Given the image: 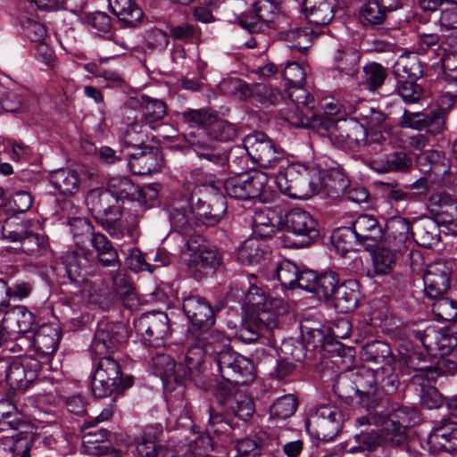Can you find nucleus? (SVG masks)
Wrapping results in <instances>:
<instances>
[{
    "label": "nucleus",
    "instance_id": "obj_1",
    "mask_svg": "<svg viewBox=\"0 0 457 457\" xmlns=\"http://www.w3.org/2000/svg\"><path fill=\"white\" fill-rule=\"evenodd\" d=\"M206 135L212 140H205L204 138H193L190 145L193 151L199 158L221 167H225L228 163V155L227 151L222 148L215 141H232L238 136V130L235 124L213 116Z\"/></svg>",
    "mask_w": 457,
    "mask_h": 457
},
{
    "label": "nucleus",
    "instance_id": "obj_2",
    "mask_svg": "<svg viewBox=\"0 0 457 457\" xmlns=\"http://www.w3.org/2000/svg\"><path fill=\"white\" fill-rule=\"evenodd\" d=\"M243 145L252 162L262 169L284 168L287 163L285 151L262 132L247 135Z\"/></svg>",
    "mask_w": 457,
    "mask_h": 457
},
{
    "label": "nucleus",
    "instance_id": "obj_3",
    "mask_svg": "<svg viewBox=\"0 0 457 457\" xmlns=\"http://www.w3.org/2000/svg\"><path fill=\"white\" fill-rule=\"evenodd\" d=\"M91 387L95 396L106 397L132 386V378H122L119 362L110 355L98 356Z\"/></svg>",
    "mask_w": 457,
    "mask_h": 457
},
{
    "label": "nucleus",
    "instance_id": "obj_4",
    "mask_svg": "<svg viewBox=\"0 0 457 457\" xmlns=\"http://www.w3.org/2000/svg\"><path fill=\"white\" fill-rule=\"evenodd\" d=\"M236 173L224 183L226 194L238 201L259 198L265 202L270 194L269 178L266 173L253 170L246 173Z\"/></svg>",
    "mask_w": 457,
    "mask_h": 457
},
{
    "label": "nucleus",
    "instance_id": "obj_5",
    "mask_svg": "<svg viewBox=\"0 0 457 457\" xmlns=\"http://www.w3.org/2000/svg\"><path fill=\"white\" fill-rule=\"evenodd\" d=\"M283 171L276 176L278 189L292 198L308 199L318 191L312 180V171L300 164H287Z\"/></svg>",
    "mask_w": 457,
    "mask_h": 457
},
{
    "label": "nucleus",
    "instance_id": "obj_6",
    "mask_svg": "<svg viewBox=\"0 0 457 457\" xmlns=\"http://www.w3.org/2000/svg\"><path fill=\"white\" fill-rule=\"evenodd\" d=\"M189 202L195 220L207 226L217 224L227 210L225 196L215 187L198 188L193 192Z\"/></svg>",
    "mask_w": 457,
    "mask_h": 457
},
{
    "label": "nucleus",
    "instance_id": "obj_7",
    "mask_svg": "<svg viewBox=\"0 0 457 457\" xmlns=\"http://www.w3.org/2000/svg\"><path fill=\"white\" fill-rule=\"evenodd\" d=\"M284 104L286 110H281L283 119L295 127H308L313 117L315 100L303 85L291 86L287 88Z\"/></svg>",
    "mask_w": 457,
    "mask_h": 457
},
{
    "label": "nucleus",
    "instance_id": "obj_8",
    "mask_svg": "<svg viewBox=\"0 0 457 457\" xmlns=\"http://www.w3.org/2000/svg\"><path fill=\"white\" fill-rule=\"evenodd\" d=\"M137 335L146 347L162 348L170 337V320L165 312H152L142 314L135 322Z\"/></svg>",
    "mask_w": 457,
    "mask_h": 457
},
{
    "label": "nucleus",
    "instance_id": "obj_9",
    "mask_svg": "<svg viewBox=\"0 0 457 457\" xmlns=\"http://www.w3.org/2000/svg\"><path fill=\"white\" fill-rule=\"evenodd\" d=\"M220 376L235 385H245L253 381L255 373L253 361L229 348L214 360Z\"/></svg>",
    "mask_w": 457,
    "mask_h": 457
},
{
    "label": "nucleus",
    "instance_id": "obj_10",
    "mask_svg": "<svg viewBox=\"0 0 457 457\" xmlns=\"http://www.w3.org/2000/svg\"><path fill=\"white\" fill-rule=\"evenodd\" d=\"M310 434L324 442L332 441L343 428V414L334 407L321 406L305 422Z\"/></svg>",
    "mask_w": 457,
    "mask_h": 457
},
{
    "label": "nucleus",
    "instance_id": "obj_11",
    "mask_svg": "<svg viewBox=\"0 0 457 457\" xmlns=\"http://www.w3.org/2000/svg\"><path fill=\"white\" fill-rule=\"evenodd\" d=\"M29 221H22L12 229V223L6 222L3 226L2 235L11 242H20L23 253L31 256H44L49 252V244L46 237L34 233L28 228Z\"/></svg>",
    "mask_w": 457,
    "mask_h": 457
},
{
    "label": "nucleus",
    "instance_id": "obj_12",
    "mask_svg": "<svg viewBox=\"0 0 457 457\" xmlns=\"http://www.w3.org/2000/svg\"><path fill=\"white\" fill-rule=\"evenodd\" d=\"M284 223L288 232L301 237L298 242L288 245L289 247L309 246L320 237L316 220L303 209L294 208L288 211L285 215Z\"/></svg>",
    "mask_w": 457,
    "mask_h": 457
},
{
    "label": "nucleus",
    "instance_id": "obj_13",
    "mask_svg": "<svg viewBox=\"0 0 457 457\" xmlns=\"http://www.w3.org/2000/svg\"><path fill=\"white\" fill-rule=\"evenodd\" d=\"M5 364V379L8 385L15 390L28 388L37 378L40 370V362L31 356L9 361H0Z\"/></svg>",
    "mask_w": 457,
    "mask_h": 457
},
{
    "label": "nucleus",
    "instance_id": "obj_14",
    "mask_svg": "<svg viewBox=\"0 0 457 457\" xmlns=\"http://www.w3.org/2000/svg\"><path fill=\"white\" fill-rule=\"evenodd\" d=\"M186 248L188 252L187 266L200 277L214 271L222 262V254L215 246L200 245L197 239L187 241Z\"/></svg>",
    "mask_w": 457,
    "mask_h": 457
},
{
    "label": "nucleus",
    "instance_id": "obj_15",
    "mask_svg": "<svg viewBox=\"0 0 457 457\" xmlns=\"http://www.w3.org/2000/svg\"><path fill=\"white\" fill-rule=\"evenodd\" d=\"M126 341V329L120 323L101 320L91 344V350L96 356H107L118 350Z\"/></svg>",
    "mask_w": 457,
    "mask_h": 457
},
{
    "label": "nucleus",
    "instance_id": "obj_16",
    "mask_svg": "<svg viewBox=\"0 0 457 457\" xmlns=\"http://www.w3.org/2000/svg\"><path fill=\"white\" fill-rule=\"evenodd\" d=\"M86 205L96 220L105 218L121 217L122 202L107 189L95 188L90 190L86 197Z\"/></svg>",
    "mask_w": 457,
    "mask_h": 457
},
{
    "label": "nucleus",
    "instance_id": "obj_17",
    "mask_svg": "<svg viewBox=\"0 0 457 457\" xmlns=\"http://www.w3.org/2000/svg\"><path fill=\"white\" fill-rule=\"evenodd\" d=\"M415 374L412 376V383L420 387V403L428 410L439 408L444 402L440 392L434 386V383L439 376V370L436 368H419L414 369Z\"/></svg>",
    "mask_w": 457,
    "mask_h": 457
},
{
    "label": "nucleus",
    "instance_id": "obj_18",
    "mask_svg": "<svg viewBox=\"0 0 457 457\" xmlns=\"http://www.w3.org/2000/svg\"><path fill=\"white\" fill-rule=\"evenodd\" d=\"M362 357L366 361L380 364L378 370H381L388 379V383L395 386L397 382L395 373V359L388 344L383 341H371L362 347Z\"/></svg>",
    "mask_w": 457,
    "mask_h": 457
},
{
    "label": "nucleus",
    "instance_id": "obj_19",
    "mask_svg": "<svg viewBox=\"0 0 457 457\" xmlns=\"http://www.w3.org/2000/svg\"><path fill=\"white\" fill-rule=\"evenodd\" d=\"M220 405L228 415L237 416L243 420H248L255 411L253 399L240 391H235L230 387H220Z\"/></svg>",
    "mask_w": 457,
    "mask_h": 457
},
{
    "label": "nucleus",
    "instance_id": "obj_20",
    "mask_svg": "<svg viewBox=\"0 0 457 457\" xmlns=\"http://www.w3.org/2000/svg\"><path fill=\"white\" fill-rule=\"evenodd\" d=\"M452 270L444 261H436L428 265L424 274V291L428 298H438L449 288Z\"/></svg>",
    "mask_w": 457,
    "mask_h": 457
},
{
    "label": "nucleus",
    "instance_id": "obj_21",
    "mask_svg": "<svg viewBox=\"0 0 457 457\" xmlns=\"http://www.w3.org/2000/svg\"><path fill=\"white\" fill-rule=\"evenodd\" d=\"M182 308L193 327L198 330L211 329L215 323L214 312L211 303L200 295L185 297Z\"/></svg>",
    "mask_w": 457,
    "mask_h": 457
},
{
    "label": "nucleus",
    "instance_id": "obj_22",
    "mask_svg": "<svg viewBox=\"0 0 457 457\" xmlns=\"http://www.w3.org/2000/svg\"><path fill=\"white\" fill-rule=\"evenodd\" d=\"M88 255H91L88 250L78 246L74 250H68L62 256L66 274L73 283H87L88 276L93 275V271L88 269Z\"/></svg>",
    "mask_w": 457,
    "mask_h": 457
},
{
    "label": "nucleus",
    "instance_id": "obj_23",
    "mask_svg": "<svg viewBox=\"0 0 457 457\" xmlns=\"http://www.w3.org/2000/svg\"><path fill=\"white\" fill-rule=\"evenodd\" d=\"M411 231L413 228L409 219L401 216L392 217L386 224L385 245L393 247L394 250L403 252L411 244Z\"/></svg>",
    "mask_w": 457,
    "mask_h": 457
},
{
    "label": "nucleus",
    "instance_id": "obj_24",
    "mask_svg": "<svg viewBox=\"0 0 457 457\" xmlns=\"http://www.w3.org/2000/svg\"><path fill=\"white\" fill-rule=\"evenodd\" d=\"M128 164L133 173L148 175L160 170L162 156L158 148L144 146L130 154Z\"/></svg>",
    "mask_w": 457,
    "mask_h": 457
},
{
    "label": "nucleus",
    "instance_id": "obj_25",
    "mask_svg": "<svg viewBox=\"0 0 457 457\" xmlns=\"http://www.w3.org/2000/svg\"><path fill=\"white\" fill-rule=\"evenodd\" d=\"M352 228L359 239V245L366 248H374L383 237V230L372 215L362 214L352 223Z\"/></svg>",
    "mask_w": 457,
    "mask_h": 457
},
{
    "label": "nucleus",
    "instance_id": "obj_26",
    "mask_svg": "<svg viewBox=\"0 0 457 457\" xmlns=\"http://www.w3.org/2000/svg\"><path fill=\"white\" fill-rule=\"evenodd\" d=\"M61 339V330L57 324H43L35 332L33 347L37 356L48 358L57 350Z\"/></svg>",
    "mask_w": 457,
    "mask_h": 457
},
{
    "label": "nucleus",
    "instance_id": "obj_27",
    "mask_svg": "<svg viewBox=\"0 0 457 457\" xmlns=\"http://www.w3.org/2000/svg\"><path fill=\"white\" fill-rule=\"evenodd\" d=\"M162 433L161 428L149 426L135 437L136 449L140 457H167V448L158 441Z\"/></svg>",
    "mask_w": 457,
    "mask_h": 457
},
{
    "label": "nucleus",
    "instance_id": "obj_28",
    "mask_svg": "<svg viewBox=\"0 0 457 457\" xmlns=\"http://www.w3.org/2000/svg\"><path fill=\"white\" fill-rule=\"evenodd\" d=\"M169 220L171 227L184 235L189 234L195 225L189 199L186 196L175 199L169 207Z\"/></svg>",
    "mask_w": 457,
    "mask_h": 457
},
{
    "label": "nucleus",
    "instance_id": "obj_29",
    "mask_svg": "<svg viewBox=\"0 0 457 457\" xmlns=\"http://www.w3.org/2000/svg\"><path fill=\"white\" fill-rule=\"evenodd\" d=\"M253 8V13L242 14L237 18L238 24L252 34L263 31L274 20L272 4L255 3Z\"/></svg>",
    "mask_w": 457,
    "mask_h": 457
},
{
    "label": "nucleus",
    "instance_id": "obj_30",
    "mask_svg": "<svg viewBox=\"0 0 457 457\" xmlns=\"http://www.w3.org/2000/svg\"><path fill=\"white\" fill-rule=\"evenodd\" d=\"M337 6V0H304L302 12L310 23L324 26L333 20Z\"/></svg>",
    "mask_w": 457,
    "mask_h": 457
},
{
    "label": "nucleus",
    "instance_id": "obj_31",
    "mask_svg": "<svg viewBox=\"0 0 457 457\" xmlns=\"http://www.w3.org/2000/svg\"><path fill=\"white\" fill-rule=\"evenodd\" d=\"M240 88L245 96L252 97L263 107L278 106L285 102L284 93L270 84L255 83L249 87L244 83Z\"/></svg>",
    "mask_w": 457,
    "mask_h": 457
},
{
    "label": "nucleus",
    "instance_id": "obj_32",
    "mask_svg": "<svg viewBox=\"0 0 457 457\" xmlns=\"http://www.w3.org/2000/svg\"><path fill=\"white\" fill-rule=\"evenodd\" d=\"M403 414H404V410L399 409L394 414L397 420L389 418L383 421L381 432H379L383 437V444L389 445L403 444L406 439V428L411 425V422L405 417H403Z\"/></svg>",
    "mask_w": 457,
    "mask_h": 457
},
{
    "label": "nucleus",
    "instance_id": "obj_33",
    "mask_svg": "<svg viewBox=\"0 0 457 457\" xmlns=\"http://www.w3.org/2000/svg\"><path fill=\"white\" fill-rule=\"evenodd\" d=\"M334 306L342 313H349L356 309L361 297V285L355 279L342 283L334 295Z\"/></svg>",
    "mask_w": 457,
    "mask_h": 457
},
{
    "label": "nucleus",
    "instance_id": "obj_34",
    "mask_svg": "<svg viewBox=\"0 0 457 457\" xmlns=\"http://www.w3.org/2000/svg\"><path fill=\"white\" fill-rule=\"evenodd\" d=\"M432 451L457 452V423L446 422L436 428L428 437Z\"/></svg>",
    "mask_w": 457,
    "mask_h": 457
},
{
    "label": "nucleus",
    "instance_id": "obj_35",
    "mask_svg": "<svg viewBox=\"0 0 457 457\" xmlns=\"http://www.w3.org/2000/svg\"><path fill=\"white\" fill-rule=\"evenodd\" d=\"M92 248L96 252V262L103 267L117 268L120 267V260L118 251L112 245V243L107 237L102 233H96L90 238Z\"/></svg>",
    "mask_w": 457,
    "mask_h": 457
},
{
    "label": "nucleus",
    "instance_id": "obj_36",
    "mask_svg": "<svg viewBox=\"0 0 457 457\" xmlns=\"http://www.w3.org/2000/svg\"><path fill=\"white\" fill-rule=\"evenodd\" d=\"M195 341L205 350L206 355L217 359L230 347L229 338L219 330H199Z\"/></svg>",
    "mask_w": 457,
    "mask_h": 457
},
{
    "label": "nucleus",
    "instance_id": "obj_37",
    "mask_svg": "<svg viewBox=\"0 0 457 457\" xmlns=\"http://www.w3.org/2000/svg\"><path fill=\"white\" fill-rule=\"evenodd\" d=\"M29 428V423L9 400H0V431H6L10 435Z\"/></svg>",
    "mask_w": 457,
    "mask_h": 457
},
{
    "label": "nucleus",
    "instance_id": "obj_38",
    "mask_svg": "<svg viewBox=\"0 0 457 457\" xmlns=\"http://www.w3.org/2000/svg\"><path fill=\"white\" fill-rule=\"evenodd\" d=\"M440 226L431 218H421L415 221L411 237L415 242L423 247H431L440 240Z\"/></svg>",
    "mask_w": 457,
    "mask_h": 457
},
{
    "label": "nucleus",
    "instance_id": "obj_39",
    "mask_svg": "<svg viewBox=\"0 0 457 457\" xmlns=\"http://www.w3.org/2000/svg\"><path fill=\"white\" fill-rule=\"evenodd\" d=\"M50 182L56 190L65 195H76L80 187L79 173L69 168L52 171L50 173Z\"/></svg>",
    "mask_w": 457,
    "mask_h": 457
},
{
    "label": "nucleus",
    "instance_id": "obj_40",
    "mask_svg": "<svg viewBox=\"0 0 457 457\" xmlns=\"http://www.w3.org/2000/svg\"><path fill=\"white\" fill-rule=\"evenodd\" d=\"M112 13L129 27L137 26L143 17V12L132 0H108Z\"/></svg>",
    "mask_w": 457,
    "mask_h": 457
},
{
    "label": "nucleus",
    "instance_id": "obj_41",
    "mask_svg": "<svg viewBox=\"0 0 457 457\" xmlns=\"http://www.w3.org/2000/svg\"><path fill=\"white\" fill-rule=\"evenodd\" d=\"M0 442L4 450H8L13 457H30L32 440L28 428L18 433L4 436Z\"/></svg>",
    "mask_w": 457,
    "mask_h": 457
},
{
    "label": "nucleus",
    "instance_id": "obj_42",
    "mask_svg": "<svg viewBox=\"0 0 457 457\" xmlns=\"http://www.w3.org/2000/svg\"><path fill=\"white\" fill-rule=\"evenodd\" d=\"M205 350L196 341V344L191 346L185 356V365L187 367L186 376L195 383L203 382L202 374L204 370Z\"/></svg>",
    "mask_w": 457,
    "mask_h": 457
},
{
    "label": "nucleus",
    "instance_id": "obj_43",
    "mask_svg": "<svg viewBox=\"0 0 457 457\" xmlns=\"http://www.w3.org/2000/svg\"><path fill=\"white\" fill-rule=\"evenodd\" d=\"M106 189L123 203L124 200L135 199L137 186L128 176H114L108 179Z\"/></svg>",
    "mask_w": 457,
    "mask_h": 457
},
{
    "label": "nucleus",
    "instance_id": "obj_44",
    "mask_svg": "<svg viewBox=\"0 0 457 457\" xmlns=\"http://www.w3.org/2000/svg\"><path fill=\"white\" fill-rule=\"evenodd\" d=\"M278 223L276 213L269 209L256 211L253 217V232L262 238L270 237Z\"/></svg>",
    "mask_w": 457,
    "mask_h": 457
},
{
    "label": "nucleus",
    "instance_id": "obj_45",
    "mask_svg": "<svg viewBox=\"0 0 457 457\" xmlns=\"http://www.w3.org/2000/svg\"><path fill=\"white\" fill-rule=\"evenodd\" d=\"M397 253H401L400 250H394L389 245L378 247L372 255L376 273L379 275L391 273L396 264Z\"/></svg>",
    "mask_w": 457,
    "mask_h": 457
},
{
    "label": "nucleus",
    "instance_id": "obj_46",
    "mask_svg": "<svg viewBox=\"0 0 457 457\" xmlns=\"http://www.w3.org/2000/svg\"><path fill=\"white\" fill-rule=\"evenodd\" d=\"M182 120L190 127H196L197 138H203L206 136L207 129L213 120L214 114L209 109L188 110L180 113ZM196 138V137H195Z\"/></svg>",
    "mask_w": 457,
    "mask_h": 457
},
{
    "label": "nucleus",
    "instance_id": "obj_47",
    "mask_svg": "<svg viewBox=\"0 0 457 457\" xmlns=\"http://www.w3.org/2000/svg\"><path fill=\"white\" fill-rule=\"evenodd\" d=\"M138 104L143 111V119L148 124L162 120L167 114V105L162 100L142 95Z\"/></svg>",
    "mask_w": 457,
    "mask_h": 457
},
{
    "label": "nucleus",
    "instance_id": "obj_48",
    "mask_svg": "<svg viewBox=\"0 0 457 457\" xmlns=\"http://www.w3.org/2000/svg\"><path fill=\"white\" fill-rule=\"evenodd\" d=\"M262 255L263 243L254 237L245 240L237 251V258L244 265L259 263Z\"/></svg>",
    "mask_w": 457,
    "mask_h": 457
},
{
    "label": "nucleus",
    "instance_id": "obj_49",
    "mask_svg": "<svg viewBox=\"0 0 457 457\" xmlns=\"http://www.w3.org/2000/svg\"><path fill=\"white\" fill-rule=\"evenodd\" d=\"M356 445L351 446L347 452L354 453L356 452H372L383 445V437L379 431L375 428L362 430L353 437Z\"/></svg>",
    "mask_w": 457,
    "mask_h": 457
},
{
    "label": "nucleus",
    "instance_id": "obj_50",
    "mask_svg": "<svg viewBox=\"0 0 457 457\" xmlns=\"http://www.w3.org/2000/svg\"><path fill=\"white\" fill-rule=\"evenodd\" d=\"M411 163L410 158L403 152H395L387 154L386 160H374L371 162L373 170L378 172L402 171L406 170Z\"/></svg>",
    "mask_w": 457,
    "mask_h": 457
},
{
    "label": "nucleus",
    "instance_id": "obj_51",
    "mask_svg": "<svg viewBox=\"0 0 457 457\" xmlns=\"http://www.w3.org/2000/svg\"><path fill=\"white\" fill-rule=\"evenodd\" d=\"M361 84L370 91L378 90L385 82L387 71L378 62H370L362 68Z\"/></svg>",
    "mask_w": 457,
    "mask_h": 457
},
{
    "label": "nucleus",
    "instance_id": "obj_52",
    "mask_svg": "<svg viewBox=\"0 0 457 457\" xmlns=\"http://www.w3.org/2000/svg\"><path fill=\"white\" fill-rule=\"evenodd\" d=\"M403 71L407 74L409 80L402 81L398 87V94L405 103L412 104L419 101L423 90L413 79L418 77L416 72L408 70L406 64L402 65Z\"/></svg>",
    "mask_w": 457,
    "mask_h": 457
},
{
    "label": "nucleus",
    "instance_id": "obj_53",
    "mask_svg": "<svg viewBox=\"0 0 457 457\" xmlns=\"http://www.w3.org/2000/svg\"><path fill=\"white\" fill-rule=\"evenodd\" d=\"M170 37L174 40L187 44H197L201 38V29L197 25L189 22L169 25Z\"/></svg>",
    "mask_w": 457,
    "mask_h": 457
},
{
    "label": "nucleus",
    "instance_id": "obj_54",
    "mask_svg": "<svg viewBox=\"0 0 457 457\" xmlns=\"http://www.w3.org/2000/svg\"><path fill=\"white\" fill-rule=\"evenodd\" d=\"M298 402L294 395H285L278 397L270 407V417L277 420H286L296 411Z\"/></svg>",
    "mask_w": 457,
    "mask_h": 457
},
{
    "label": "nucleus",
    "instance_id": "obj_55",
    "mask_svg": "<svg viewBox=\"0 0 457 457\" xmlns=\"http://www.w3.org/2000/svg\"><path fill=\"white\" fill-rule=\"evenodd\" d=\"M342 132L347 134V148L355 149L367 145L368 129L364 124L354 120H346V126L343 128Z\"/></svg>",
    "mask_w": 457,
    "mask_h": 457
},
{
    "label": "nucleus",
    "instance_id": "obj_56",
    "mask_svg": "<svg viewBox=\"0 0 457 457\" xmlns=\"http://www.w3.org/2000/svg\"><path fill=\"white\" fill-rule=\"evenodd\" d=\"M339 286L338 275L332 270L325 271L318 276L314 294L320 298L328 300L334 296Z\"/></svg>",
    "mask_w": 457,
    "mask_h": 457
},
{
    "label": "nucleus",
    "instance_id": "obj_57",
    "mask_svg": "<svg viewBox=\"0 0 457 457\" xmlns=\"http://www.w3.org/2000/svg\"><path fill=\"white\" fill-rule=\"evenodd\" d=\"M337 70L344 75L353 77L359 70L360 55L354 50H338L335 55Z\"/></svg>",
    "mask_w": 457,
    "mask_h": 457
},
{
    "label": "nucleus",
    "instance_id": "obj_58",
    "mask_svg": "<svg viewBox=\"0 0 457 457\" xmlns=\"http://www.w3.org/2000/svg\"><path fill=\"white\" fill-rule=\"evenodd\" d=\"M332 241L337 250L342 253L354 250L359 239L352 227L338 228L333 232Z\"/></svg>",
    "mask_w": 457,
    "mask_h": 457
},
{
    "label": "nucleus",
    "instance_id": "obj_59",
    "mask_svg": "<svg viewBox=\"0 0 457 457\" xmlns=\"http://www.w3.org/2000/svg\"><path fill=\"white\" fill-rule=\"evenodd\" d=\"M442 328L436 325H429L424 329H413L411 334L416 339L420 341L428 352L434 353L438 350Z\"/></svg>",
    "mask_w": 457,
    "mask_h": 457
},
{
    "label": "nucleus",
    "instance_id": "obj_60",
    "mask_svg": "<svg viewBox=\"0 0 457 457\" xmlns=\"http://www.w3.org/2000/svg\"><path fill=\"white\" fill-rule=\"evenodd\" d=\"M298 267L288 260L281 261L275 270L276 278L285 288L294 289L296 287Z\"/></svg>",
    "mask_w": 457,
    "mask_h": 457
},
{
    "label": "nucleus",
    "instance_id": "obj_61",
    "mask_svg": "<svg viewBox=\"0 0 457 457\" xmlns=\"http://www.w3.org/2000/svg\"><path fill=\"white\" fill-rule=\"evenodd\" d=\"M145 45L150 52L162 53L170 43V35L156 27L147 29L144 35Z\"/></svg>",
    "mask_w": 457,
    "mask_h": 457
},
{
    "label": "nucleus",
    "instance_id": "obj_62",
    "mask_svg": "<svg viewBox=\"0 0 457 457\" xmlns=\"http://www.w3.org/2000/svg\"><path fill=\"white\" fill-rule=\"evenodd\" d=\"M123 141L127 146L137 149L145 145L147 141V133L141 120H135L128 125L123 134Z\"/></svg>",
    "mask_w": 457,
    "mask_h": 457
},
{
    "label": "nucleus",
    "instance_id": "obj_63",
    "mask_svg": "<svg viewBox=\"0 0 457 457\" xmlns=\"http://www.w3.org/2000/svg\"><path fill=\"white\" fill-rule=\"evenodd\" d=\"M286 39L290 43L291 49L304 53L312 45V33L308 28H296L286 33Z\"/></svg>",
    "mask_w": 457,
    "mask_h": 457
},
{
    "label": "nucleus",
    "instance_id": "obj_64",
    "mask_svg": "<svg viewBox=\"0 0 457 457\" xmlns=\"http://www.w3.org/2000/svg\"><path fill=\"white\" fill-rule=\"evenodd\" d=\"M152 366L155 375L163 380H169L175 377V361L168 354L158 352L152 357Z\"/></svg>",
    "mask_w": 457,
    "mask_h": 457
}]
</instances>
